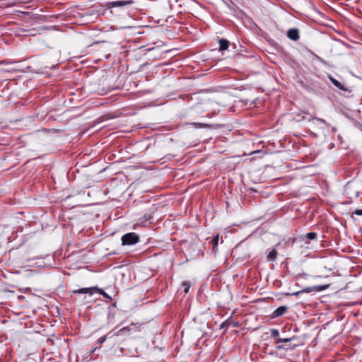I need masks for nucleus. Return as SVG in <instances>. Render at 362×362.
Instances as JSON below:
<instances>
[{
  "label": "nucleus",
  "mask_w": 362,
  "mask_h": 362,
  "mask_svg": "<svg viewBox=\"0 0 362 362\" xmlns=\"http://www.w3.org/2000/svg\"><path fill=\"white\" fill-rule=\"evenodd\" d=\"M107 336H108V334H106V335H105L103 337H101L100 338H99L98 339L97 343L99 345L102 344L103 343H104L106 341Z\"/></svg>",
  "instance_id": "obj_18"
},
{
  "label": "nucleus",
  "mask_w": 362,
  "mask_h": 362,
  "mask_svg": "<svg viewBox=\"0 0 362 362\" xmlns=\"http://www.w3.org/2000/svg\"><path fill=\"white\" fill-rule=\"evenodd\" d=\"M151 219V216L150 214H145L144 216V221H150Z\"/></svg>",
  "instance_id": "obj_20"
},
{
  "label": "nucleus",
  "mask_w": 362,
  "mask_h": 362,
  "mask_svg": "<svg viewBox=\"0 0 362 362\" xmlns=\"http://www.w3.org/2000/svg\"><path fill=\"white\" fill-rule=\"evenodd\" d=\"M230 325H232L233 327H238L239 326V324L237 322L230 321L229 319H228V320L224 321L221 324V328H223V327L228 328Z\"/></svg>",
  "instance_id": "obj_11"
},
{
  "label": "nucleus",
  "mask_w": 362,
  "mask_h": 362,
  "mask_svg": "<svg viewBox=\"0 0 362 362\" xmlns=\"http://www.w3.org/2000/svg\"><path fill=\"white\" fill-rule=\"evenodd\" d=\"M211 243L213 244V246H212V250L214 252H216V250H217V246H218V235H216V236H214L211 240Z\"/></svg>",
  "instance_id": "obj_12"
},
{
  "label": "nucleus",
  "mask_w": 362,
  "mask_h": 362,
  "mask_svg": "<svg viewBox=\"0 0 362 362\" xmlns=\"http://www.w3.org/2000/svg\"><path fill=\"white\" fill-rule=\"evenodd\" d=\"M287 307L286 306H280L278 308H276L272 313V317H278L280 316H282L284 314L286 313L287 311Z\"/></svg>",
  "instance_id": "obj_6"
},
{
  "label": "nucleus",
  "mask_w": 362,
  "mask_h": 362,
  "mask_svg": "<svg viewBox=\"0 0 362 362\" xmlns=\"http://www.w3.org/2000/svg\"><path fill=\"white\" fill-rule=\"evenodd\" d=\"M296 345H294L293 346L291 347V349H293L295 348Z\"/></svg>",
  "instance_id": "obj_24"
},
{
  "label": "nucleus",
  "mask_w": 362,
  "mask_h": 362,
  "mask_svg": "<svg viewBox=\"0 0 362 362\" xmlns=\"http://www.w3.org/2000/svg\"><path fill=\"white\" fill-rule=\"evenodd\" d=\"M328 78L330 80V81L332 83V84L335 87H337L338 89L342 90V91L351 93V89H349L348 87L344 86L341 83H340L339 81H337L333 76L329 75L328 76Z\"/></svg>",
  "instance_id": "obj_3"
},
{
  "label": "nucleus",
  "mask_w": 362,
  "mask_h": 362,
  "mask_svg": "<svg viewBox=\"0 0 362 362\" xmlns=\"http://www.w3.org/2000/svg\"><path fill=\"white\" fill-rule=\"evenodd\" d=\"M181 287L184 289V293L187 294L189 292V290L191 287V283L189 281H184L182 282Z\"/></svg>",
  "instance_id": "obj_13"
},
{
  "label": "nucleus",
  "mask_w": 362,
  "mask_h": 362,
  "mask_svg": "<svg viewBox=\"0 0 362 362\" xmlns=\"http://www.w3.org/2000/svg\"><path fill=\"white\" fill-rule=\"evenodd\" d=\"M93 291H95L94 287L90 288H82L77 290H73L72 293H88L90 296L93 295Z\"/></svg>",
  "instance_id": "obj_7"
},
{
  "label": "nucleus",
  "mask_w": 362,
  "mask_h": 362,
  "mask_svg": "<svg viewBox=\"0 0 362 362\" xmlns=\"http://www.w3.org/2000/svg\"><path fill=\"white\" fill-rule=\"evenodd\" d=\"M277 251L275 249H272L271 251L267 252V261H274L276 259Z\"/></svg>",
  "instance_id": "obj_10"
},
{
  "label": "nucleus",
  "mask_w": 362,
  "mask_h": 362,
  "mask_svg": "<svg viewBox=\"0 0 362 362\" xmlns=\"http://www.w3.org/2000/svg\"><path fill=\"white\" fill-rule=\"evenodd\" d=\"M121 240L123 245H132L139 241V235L135 233H128L122 235Z\"/></svg>",
  "instance_id": "obj_1"
},
{
  "label": "nucleus",
  "mask_w": 362,
  "mask_h": 362,
  "mask_svg": "<svg viewBox=\"0 0 362 362\" xmlns=\"http://www.w3.org/2000/svg\"><path fill=\"white\" fill-rule=\"evenodd\" d=\"M276 348L279 350L280 349H288V348H286L284 346L281 345V344H276Z\"/></svg>",
  "instance_id": "obj_21"
},
{
  "label": "nucleus",
  "mask_w": 362,
  "mask_h": 362,
  "mask_svg": "<svg viewBox=\"0 0 362 362\" xmlns=\"http://www.w3.org/2000/svg\"><path fill=\"white\" fill-rule=\"evenodd\" d=\"M97 349H98V347H95V348H94V349H92V350H91V353L95 352V350H96Z\"/></svg>",
  "instance_id": "obj_23"
},
{
  "label": "nucleus",
  "mask_w": 362,
  "mask_h": 362,
  "mask_svg": "<svg viewBox=\"0 0 362 362\" xmlns=\"http://www.w3.org/2000/svg\"><path fill=\"white\" fill-rule=\"evenodd\" d=\"M271 335L272 337L274 338H278V337L279 336V332L278 329H271Z\"/></svg>",
  "instance_id": "obj_17"
},
{
  "label": "nucleus",
  "mask_w": 362,
  "mask_h": 362,
  "mask_svg": "<svg viewBox=\"0 0 362 362\" xmlns=\"http://www.w3.org/2000/svg\"><path fill=\"white\" fill-rule=\"evenodd\" d=\"M131 4V1H115L110 3L112 7H122Z\"/></svg>",
  "instance_id": "obj_8"
},
{
  "label": "nucleus",
  "mask_w": 362,
  "mask_h": 362,
  "mask_svg": "<svg viewBox=\"0 0 362 362\" xmlns=\"http://www.w3.org/2000/svg\"><path fill=\"white\" fill-rule=\"evenodd\" d=\"M286 36L293 41H297L300 38L299 30L298 28H290L287 31Z\"/></svg>",
  "instance_id": "obj_4"
},
{
  "label": "nucleus",
  "mask_w": 362,
  "mask_h": 362,
  "mask_svg": "<svg viewBox=\"0 0 362 362\" xmlns=\"http://www.w3.org/2000/svg\"><path fill=\"white\" fill-rule=\"evenodd\" d=\"M317 234L315 232H310L305 235L300 236V240L305 242V244H310L311 240H316Z\"/></svg>",
  "instance_id": "obj_5"
},
{
  "label": "nucleus",
  "mask_w": 362,
  "mask_h": 362,
  "mask_svg": "<svg viewBox=\"0 0 362 362\" xmlns=\"http://www.w3.org/2000/svg\"><path fill=\"white\" fill-rule=\"evenodd\" d=\"M218 43H219V46H220L219 49L221 51L226 50L228 48L229 45H230V42L228 40H227L226 39H223V38L218 40Z\"/></svg>",
  "instance_id": "obj_9"
},
{
  "label": "nucleus",
  "mask_w": 362,
  "mask_h": 362,
  "mask_svg": "<svg viewBox=\"0 0 362 362\" xmlns=\"http://www.w3.org/2000/svg\"><path fill=\"white\" fill-rule=\"evenodd\" d=\"M130 331V329L129 327H124L122 329H120L116 334L115 335L117 336H119V335H121L123 333L126 332H129Z\"/></svg>",
  "instance_id": "obj_16"
},
{
  "label": "nucleus",
  "mask_w": 362,
  "mask_h": 362,
  "mask_svg": "<svg viewBox=\"0 0 362 362\" xmlns=\"http://www.w3.org/2000/svg\"><path fill=\"white\" fill-rule=\"evenodd\" d=\"M293 338H277L275 341V344H281L282 342H289Z\"/></svg>",
  "instance_id": "obj_15"
},
{
  "label": "nucleus",
  "mask_w": 362,
  "mask_h": 362,
  "mask_svg": "<svg viewBox=\"0 0 362 362\" xmlns=\"http://www.w3.org/2000/svg\"><path fill=\"white\" fill-rule=\"evenodd\" d=\"M317 120L320 121V122H322V123L325 122V119H323L318 118Z\"/></svg>",
  "instance_id": "obj_22"
},
{
  "label": "nucleus",
  "mask_w": 362,
  "mask_h": 362,
  "mask_svg": "<svg viewBox=\"0 0 362 362\" xmlns=\"http://www.w3.org/2000/svg\"><path fill=\"white\" fill-rule=\"evenodd\" d=\"M327 287H328L327 285V286H315L313 287H308V288H303V290H301L300 291L295 292V293H292V295L298 296L302 293H310V292H312L314 291H323V290L326 289Z\"/></svg>",
  "instance_id": "obj_2"
},
{
  "label": "nucleus",
  "mask_w": 362,
  "mask_h": 362,
  "mask_svg": "<svg viewBox=\"0 0 362 362\" xmlns=\"http://www.w3.org/2000/svg\"><path fill=\"white\" fill-rule=\"evenodd\" d=\"M94 288H95V291H98L103 297L110 299V300L112 299V298L107 293H105L103 289L99 288L97 286H94Z\"/></svg>",
  "instance_id": "obj_14"
},
{
  "label": "nucleus",
  "mask_w": 362,
  "mask_h": 362,
  "mask_svg": "<svg viewBox=\"0 0 362 362\" xmlns=\"http://www.w3.org/2000/svg\"><path fill=\"white\" fill-rule=\"evenodd\" d=\"M352 214H355L357 216H362V209H356Z\"/></svg>",
  "instance_id": "obj_19"
}]
</instances>
